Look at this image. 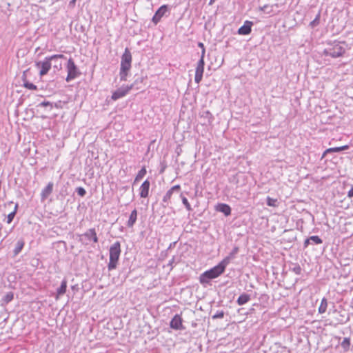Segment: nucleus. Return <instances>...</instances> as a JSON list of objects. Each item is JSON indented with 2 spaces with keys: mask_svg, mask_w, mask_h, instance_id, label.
<instances>
[{
  "mask_svg": "<svg viewBox=\"0 0 353 353\" xmlns=\"http://www.w3.org/2000/svg\"><path fill=\"white\" fill-rule=\"evenodd\" d=\"M91 240L94 243H97L99 241V239L97 237V232H95V234H94V236H92Z\"/></svg>",
  "mask_w": 353,
  "mask_h": 353,
  "instance_id": "obj_42",
  "label": "nucleus"
},
{
  "mask_svg": "<svg viewBox=\"0 0 353 353\" xmlns=\"http://www.w3.org/2000/svg\"><path fill=\"white\" fill-rule=\"evenodd\" d=\"M319 23V15H317L316 17V18L310 22V26L313 28L315 26H316Z\"/></svg>",
  "mask_w": 353,
  "mask_h": 353,
  "instance_id": "obj_36",
  "label": "nucleus"
},
{
  "mask_svg": "<svg viewBox=\"0 0 353 353\" xmlns=\"http://www.w3.org/2000/svg\"><path fill=\"white\" fill-rule=\"evenodd\" d=\"M251 299L250 295L246 293L241 294L236 300L239 305H243L247 303Z\"/></svg>",
  "mask_w": 353,
  "mask_h": 353,
  "instance_id": "obj_20",
  "label": "nucleus"
},
{
  "mask_svg": "<svg viewBox=\"0 0 353 353\" xmlns=\"http://www.w3.org/2000/svg\"><path fill=\"white\" fill-rule=\"evenodd\" d=\"M54 64H53V68L54 69L57 70H60L62 69V63L61 62L58 61H53Z\"/></svg>",
  "mask_w": 353,
  "mask_h": 353,
  "instance_id": "obj_38",
  "label": "nucleus"
},
{
  "mask_svg": "<svg viewBox=\"0 0 353 353\" xmlns=\"http://www.w3.org/2000/svg\"><path fill=\"white\" fill-rule=\"evenodd\" d=\"M181 190V186L179 185H175L172 187L163 196V202L165 203H168V201L170 199L172 194L174 192H179Z\"/></svg>",
  "mask_w": 353,
  "mask_h": 353,
  "instance_id": "obj_11",
  "label": "nucleus"
},
{
  "mask_svg": "<svg viewBox=\"0 0 353 353\" xmlns=\"http://www.w3.org/2000/svg\"><path fill=\"white\" fill-rule=\"evenodd\" d=\"M150 185V183L148 179L143 181L140 187V196L141 198H146L148 196Z\"/></svg>",
  "mask_w": 353,
  "mask_h": 353,
  "instance_id": "obj_12",
  "label": "nucleus"
},
{
  "mask_svg": "<svg viewBox=\"0 0 353 353\" xmlns=\"http://www.w3.org/2000/svg\"><path fill=\"white\" fill-rule=\"evenodd\" d=\"M204 72V67L203 66H197L196 68L195 71V77H194V81L196 83H199L203 78V74Z\"/></svg>",
  "mask_w": 353,
  "mask_h": 353,
  "instance_id": "obj_17",
  "label": "nucleus"
},
{
  "mask_svg": "<svg viewBox=\"0 0 353 353\" xmlns=\"http://www.w3.org/2000/svg\"><path fill=\"white\" fill-rule=\"evenodd\" d=\"M76 192L80 196L83 197L86 194V191L83 187H78L76 189Z\"/></svg>",
  "mask_w": 353,
  "mask_h": 353,
  "instance_id": "obj_32",
  "label": "nucleus"
},
{
  "mask_svg": "<svg viewBox=\"0 0 353 353\" xmlns=\"http://www.w3.org/2000/svg\"><path fill=\"white\" fill-rule=\"evenodd\" d=\"M133 85L126 87H121L112 92L111 99L117 101L120 98L125 97L132 88Z\"/></svg>",
  "mask_w": 353,
  "mask_h": 353,
  "instance_id": "obj_7",
  "label": "nucleus"
},
{
  "mask_svg": "<svg viewBox=\"0 0 353 353\" xmlns=\"http://www.w3.org/2000/svg\"><path fill=\"white\" fill-rule=\"evenodd\" d=\"M198 46L202 49L201 52H203V50H205L204 44L203 43H201V42H199L198 43Z\"/></svg>",
  "mask_w": 353,
  "mask_h": 353,
  "instance_id": "obj_45",
  "label": "nucleus"
},
{
  "mask_svg": "<svg viewBox=\"0 0 353 353\" xmlns=\"http://www.w3.org/2000/svg\"><path fill=\"white\" fill-rule=\"evenodd\" d=\"M329 153H331V148H330L327 149V150L325 151V152H324V154H323V156H324V155H325V154H329Z\"/></svg>",
  "mask_w": 353,
  "mask_h": 353,
  "instance_id": "obj_47",
  "label": "nucleus"
},
{
  "mask_svg": "<svg viewBox=\"0 0 353 353\" xmlns=\"http://www.w3.org/2000/svg\"><path fill=\"white\" fill-rule=\"evenodd\" d=\"M24 245L25 242L23 239H20L17 242L15 248L13 250L14 257L17 256L21 252L22 249L24 247Z\"/></svg>",
  "mask_w": 353,
  "mask_h": 353,
  "instance_id": "obj_21",
  "label": "nucleus"
},
{
  "mask_svg": "<svg viewBox=\"0 0 353 353\" xmlns=\"http://www.w3.org/2000/svg\"><path fill=\"white\" fill-rule=\"evenodd\" d=\"M50 59L52 61H57L59 59H65V57L63 54H53L52 56H50Z\"/></svg>",
  "mask_w": 353,
  "mask_h": 353,
  "instance_id": "obj_34",
  "label": "nucleus"
},
{
  "mask_svg": "<svg viewBox=\"0 0 353 353\" xmlns=\"http://www.w3.org/2000/svg\"><path fill=\"white\" fill-rule=\"evenodd\" d=\"M348 148H349V146L347 145H345L341 147H334V148H332V152H338L341 150H347Z\"/></svg>",
  "mask_w": 353,
  "mask_h": 353,
  "instance_id": "obj_35",
  "label": "nucleus"
},
{
  "mask_svg": "<svg viewBox=\"0 0 353 353\" xmlns=\"http://www.w3.org/2000/svg\"><path fill=\"white\" fill-rule=\"evenodd\" d=\"M224 317V312L223 310H219L215 314L212 316V319H223Z\"/></svg>",
  "mask_w": 353,
  "mask_h": 353,
  "instance_id": "obj_33",
  "label": "nucleus"
},
{
  "mask_svg": "<svg viewBox=\"0 0 353 353\" xmlns=\"http://www.w3.org/2000/svg\"><path fill=\"white\" fill-rule=\"evenodd\" d=\"M132 54L130 50L126 48L121 57V68L119 72L121 81H126L128 72L131 68Z\"/></svg>",
  "mask_w": 353,
  "mask_h": 353,
  "instance_id": "obj_2",
  "label": "nucleus"
},
{
  "mask_svg": "<svg viewBox=\"0 0 353 353\" xmlns=\"http://www.w3.org/2000/svg\"><path fill=\"white\" fill-rule=\"evenodd\" d=\"M177 262L175 261V256H173L172 259L169 261L168 266L170 267V270L173 269V264L176 263Z\"/></svg>",
  "mask_w": 353,
  "mask_h": 353,
  "instance_id": "obj_41",
  "label": "nucleus"
},
{
  "mask_svg": "<svg viewBox=\"0 0 353 353\" xmlns=\"http://www.w3.org/2000/svg\"><path fill=\"white\" fill-rule=\"evenodd\" d=\"M137 219V210L136 209L133 210L130 215L129 219L127 222V226L129 228H132L134 223H136Z\"/></svg>",
  "mask_w": 353,
  "mask_h": 353,
  "instance_id": "obj_19",
  "label": "nucleus"
},
{
  "mask_svg": "<svg viewBox=\"0 0 353 353\" xmlns=\"http://www.w3.org/2000/svg\"><path fill=\"white\" fill-rule=\"evenodd\" d=\"M16 214H15V212H10L8 216H7V223L8 224L11 223V222L13 221L14 216H15Z\"/></svg>",
  "mask_w": 353,
  "mask_h": 353,
  "instance_id": "obj_37",
  "label": "nucleus"
},
{
  "mask_svg": "<svg viewBox=\"0 0 353 353\" xmlns=\"http://www.w3.org/2000/svg\"><path fill=\"white\" fill-rule=\"evenodd\" d=\"M350 345V340L348 338H345L341 342V346L345 350H347Z\"/></svg>",
  "mask_w": 353,
  "mask_h": 353,
  "instance_id": "obj_30",
  "label": "nucleus"
},
{
  "mask_svg": "<svg viewBox=\"0 0 353 353\" xmlns=\"http://www.w3.org/2000/svg\"><path fill=\"white\" fill-rule=\"evenodd\" d=\"M266 204L270 207H276L278 206V200L276 199H273L270 196H268L266 199Z\"/></svg>",
  "mask_w": 353,
  "mask_h": 353,
  "instance_id": "obj_25",
  "label": "nucleus"
},
{
  "mask_svg": "<svg viewBox=\"0 0 353 353\" xmlns=\"http://www.w3.org/2000/svg\"><path fill=\"white\" fill-rule=\"evenodd\" d=\"M53 183L49 182L47 186L42 190L41 197L42 200L46 199L49 195L52 192Z\"/></svg>",
  "mask_w": 353,
  "mask_h": 353,
  "instance_id": "obj_14",
  "label": "nucleus"
},
{
  "mask_svg": "<svg viewBox=\"0 0 353 353\" xmlns=\"http://www.w3.org/2000/svg\"><path fill=\"white\" fill-rule=\"evenodd\" d=\"M180 196L181 198V201H182V203L185 206V208L188 210V211H191L192 210V208L190 204V203L188 202V199L186 197H185L183 195V193H181L180 194Z\"/></svg>",
  "mask_w": 353,
  "mask_h": 353,
  "instance_id": "obj_27",
  "label": "nucleus"
},
{
  "mask_svg": "<svg viewBox=\"0 0 353 353\" xmlns=\"http://www.w3.org/2000/svg\"><path fill=\"white\" fill-rule=\"evenodd\" d=\"M14 299V293L12 292H8L2 299L1 305H4L12 301Z\"/></svg>",
  "mask_w": 353,
  "mask_h": 353,
  "instance_id": "obj_23",
  "label": "nucleus"
},
{
  "mask_svg": "<svg viewBox=\"0 0 353 353\" xmlns=\"http://www.w3.org/2000/svg\"><path fill=\"white\" fill-rule=\"evenodd\" d=\"M146 169L145 167H143L138 172V174H137L136 177H135V179H134V183L139 181L140 180H141L144 176L146 174Z\"/></svg>",
  "mask_w": 353,
  "mask_h": 353,
  "instance_id": "obj_24",
  "label": "nucleus"
},
{
  "mask_svg": "<svg viewBox=\"0 0 353 353\" xmlns=\"http://www.w3.org/2000/svg\"><path fill=\"white\" fill-rule=\"evenodd\" d=\"M347 196L350 198L353 197V186L351 188V189L347 192Z\"/></svg>",
  "mask_w": 353,
  "mask_h": 353,
  "instance_id": "obj_43",
  "label": "nucleus"
},
{
  "mask_svg": "<svg viewBox=\"0 0 353 353\" xmlns=\"http://www.w3.org/2000/svg\"><path fill=\"white\" fill-rule=\"evenodd\" d=\"M327 306V299L325 298H323L322 299L321 303L319 307V313H324L326 310Z\"/></svg>",
  "mask_w": 353,
  "mask_h": 353,
  "instance_id": "obj_26",
  "label": "nucleus"
},
{
  "mask_svg": "<svg viewBox=\"0 0 353 353\" xmlns=\"http://www.w3.org/2000/svg\"><path fill=\"white\" fill-rule=\"evenodd\" d=\"M47 106H50L51 109L52 108V104L50 102L47 101H44L40 103L39 105H37V107H47Z\"/></svg>",
  "mask_w": 353,
  "mask_h": 353,
  "instance_id": "obj_39",
  "label": "nucleus"
},
{
  "mask_svg": "<svg viewBox=\"0 0 353 353\" xmlns=\"http://www.w3.org/2000/svg\"><path fill=\"white\" fill-rule=\"evenodd\" d=\"M322 239L319 236H312L306 239L304 241V247L307 248L310 244H320Z\"/></svg>",
  "mask_w": 353,
  "mask_h": 353,
  "instance_id": "obj_15",
  "label": "nucleus"
},
{
  "mask_svg": "<svg viewBox=\"0 0 353 353\" xmlns=\"http://www.w3.org/2000/svg\"><path fill=\"white\" fill-rule=\"evenodd\" d=\"M66 289H67V281H66V279H64L61 281L60 287L57 290L56 299H58L59 296L63 295L66 292Z\"/></svg>",
  "mask_w": 353,
  "mask_h": 353,
  "instance_id": "obj_18",
  "label": "nucleus"
},
{
  "mask_svg": "<svg viewBox=\"0 0 353 353\" xmlns=\"http://www.w3.org/2000/svg\"><path fill=\"white\" fill-rule=\"evenodd\" d=\"M170 326L171 328L176 330H183L184 327L182 325L181 317L179 314L174 315L170 323Z\"/></svg>",
  "mask_w": 353,
  "mask_h": 353,
  "instance_id": "obj_9",
  "label": "nucleus"
},
{
  "mask_svg": "<svg viewBox=\"0 0 353 353\" xmlns=\"http://www.w3.org/2000/svg\"><path fill=\"white\" fill-rule=\"evenodd\" d=\"M18 207H19V205L18 203H16L15 206H14V209L12 212H15V214H17V209H18Z\"/></svg>",
  "mask_w": 353,
  "mask_h": 353,
  "instance_id": "obj_48",
  "label": "nucleus"
},
{
  "mask_svg": "<svg viewBox=\"0 0 353 353\" xmlns=\"http://www.w3.org/2000/svg\"><path fill=\"white\" fill-rule=\"evenodd\" d=\"M52 59L50 57H47L43 61H37L35 63L36 67L39 69V75L43 77L48 74L52 67Z\"/></svg>",
  "mask_w": 353,
  "mask_h": 353,
  "instance_id": "obj_5",
  "label": "nucleus"
},
{
  "mask_svg": "<svg viewBox=\"0 0 353 353\" xmlns=\"http://www.w3.org/2000/svg\"><path fill=\"white\" fill-rule=\"evenodd\" d=\"M214 0H210V3H209V4H210V5H212V4L213 3V2H214Z\"/></svg>",
  "mask_w": 353,
  "mask_h": 353,
  "instance_id": "obj_49",
  "label": "nucleus"
},
{
  "mask_svg": "<svg viewBox=\"0 0 353 353\" xmlns=\"http://www.w3.org/2000/svg\"><path fill=\"white\" fill-rule=\"evenodd\" d=\"M267 8V6H264V7H263V8H261V10H265V8Z\"/></svg>",
  "mask_w": 353,
  "mask_h": 353,
  "instance_id": "obj_50",
  "label": "nucleus"
},
{
  "mask_svg": "<svg viewBox=\"0 0 353 353\" xmlns=\"http://www.w3.org/2000/svg\"><path fill=\"white\" fill-rule=\"evenodd\" d=\"M205 53V50H203V52H201V59H199V61L197 63V66L204 67V65H205V62H204Z\"/></svg>",
  "mask_w": 353,
  "mask_h": 353,
  "instance_id": "obj_31",
  "label": "nucleus"
},
{
  "mask_svg": "<svg viewBox=\"0 0 353 353\" xmlns=\"http://www.w3.org/2000/svg\"><path fill=\"white\" fill-rule=\"evenodd\" d=\"M169 6L168 5H163L161 6L155 12L154 15L152 19V21L157 25L160 21L161 19L165 15V14L169 12Z\"/></svg>",
  "mask_w": 353,
  "mask_h": 353,
  "instance_id": "obj_6",
  "label": "nucleus"
},
{
  "mask_svg": "<svg viewBox=\"0 0 353 353\" xmlns=\"http://www.w3.org/2000/svg\"><path fill=\"white\" fill-rule=\"evenodd\" d=\"M201 117L205 119L209 123H211L212 120L213 119L212 114L208 110L204 111Z\"/></svg>",
  "mask_w": 353,
  "mask_h": 353,
  "instance_id": "obj_29",
  "label": "nucleus"
},
{
  "mask_svg": "<svg viewBox=\"0 0 353 353\" xmlns=\"http://www.w3.org/2000/svg\"><path fill=\"white\" fill-rule=\"evenodd\" d=\"M23 86L26 88H27L28 90H37V85H35L32 83H30V82H29L28 81L26 80V72H24L23 74Z\"/></svg>",
  "mask_w": 353,
  "mask_h": 353,
  "instance_id": "obj_22",
  "label": "nucleus"
},
{
  "mask_svg": "<svg viewBox=\"0 0 353 353\" xmlns=\"http://www.w3.org/2000/svg\"><path fill=\"white\" fill-rule=\"evenodd\" d=\"M67 71L68 75L65 79L67 82H70L81 74L79 71L77 66L74 63V60L72 58H70L68 61Z\"/></svg>",
  "mask_w": 353,
  "mask_h": 353,
  "instance_id": "obj_4",
  "label": "nucleus"
},
{
  "mask_svg": "<svg viewBox=\"0 0 353 353\" xmlns=\"http://www.w3.org/2000/svg\"><path fill=\"white\" fill-rule=\"evenodd\" d=\"M121 252L119 241L114 242L110 248V261L108 265V270L116 269Z\"/></svg>",
  "mask_w": 353,
  "mask_h": 353,
  "instance_id": "obj_3",
  "label": "nucleus"
},
{
  "mask_svg": "<svg viewBox=\"0 0 353 353\" xmlns=\"http://www.w3.org/2000/svg\"><path fill=\"white\" fill-rule=\"evenodd\" d=\"M176 243V241L171 243L168 249L169 250V249L174 248L175 246Z\"/></svg>",
  "mask_w": 353,
  "mask_h": 353,
  "instance_id": "obj_46",
  "label": "nucleus"
},
{
  "mask_svg": "<svg viewBox=\"0 0 353 353\" xmlns=\"http://www.w3.org/2000/svg\"><path fill=\"white\" fill-rule=\"evenodd\" d=\"M216 210L218 212H222L226 216L231 214V208L225 203H219L216 207Z\"/></svg>",
  "mask_w": 353,
  "mask_h": 353,
  "instance_id": "obj_13",
  "label": "nucleus"
},
{
  "mask_svg": "<svg viewBox=\"0 0 353 353\" xmlns=\"http://www.w3.org/2000/svg\"><path fill=\"white\" fill-rule=\"evenodd\" d=\"M96 230L94 228H90L83 234V236H85L88 240H91Z\"/></svg>",
  "mask_w": 353,
  "mask_h": 353,
  "instance_id": "obj_28",
  "label": "nucleus"
},
{
  "mask_svg": "<svg viewBox=\"0 0 353 353\" xmlns=\"http://www.w3.org/2000/svg\"><path fill=\"white\" fill-rule=\"evenodd\" d=\"M74 2H75V0H72L70 1V3H74Z\"/></svg>",
  "mask_w": 353,
  "mask_h": 353,
  "instance_id": "obj_51",
  "label": "nucleus"
},
{
  "mask_svg": "<svg viewBox=\"0 0 353 353\" xmlns=\"http://www.w3.org/2000/svg\"><path fill=\"white\" fill-rule=\"evenodd\" d=\"M227 265L221 261L216 266L204 272L200 275L199 281L201 284L209 283L214 279L219 277L225 270Z\"/></svg>",
  "mask_w": 353,
  "mask_h": 353,
  "instance_id": "obj_1",
  "label": "nucleus"
},
{
  "mask_svg": "<svg viewBox=\"0 0 353 353\" xmlns=\"http://www.w3.org/2000/svg\"><path fill=\"white\" fill-rule=\"evenodd\" d=\"M345 52L344 45L339 42L332 43V57H340Z\"/></svg>",
  "mask_w": 353,
  "mask_h": 353,
  "instance_id": "obj_10",
  "label": "nucleus"
},
{
  "mask_svg": "<svg viewBox=\"0 0 353 353\" xmlns=\"http://www.w3.org/2000/svg\"><path fill=\"white\" fill-rule=\"evenodd\" d=\"M301 268L300 267L299 265H296L293 268H292V271L296 274H301Z\"/></svg>",
  "mask_w": 353,
  "mask_h": 353,
  "instance_id": "obj_40",
  "label": "nucleus"
},
{
  "mask_svg": "<svg viewBox=\"0 0 353 353\" xmlns=\"http://www.w3.org/2000/svg\"><path fill=\"white\" fill-rule=\"evenodd\" d=\"M239 248L237 246H235L232 252L227 256L225 258H224L222 261L228 265L230 261L235 258L236 254L239 252Z\"/></svg>",
  "mask_w": 353,
  "mask_h": 353,
  "instance_id": "obj_16",
  "label": "nucleus"
},
{
  "mask_svg": "<svg viewBox=\"0 0 353 353\" xmlns=\"http://www.w3.org/2000/svg\"><path fill=\"white\" fill-rule=\"evenodd\" d=\"M253 22L251 21H245L242 26H241L237 32L240 35H248L252 31V27L253 26Z\"/></svg>",
  "mask_w": 353,
  "mask_h": 353,
  "instance_id": "obj_8",
  "label": "nucleus"
},
{
  "mask_svg": "<svg viewBox=\"0 0 353 353\" xmlns=\"http://www.w3.org/2000/svg\"><path fill=\"white\" fill-rule=\"evenodd\" d=\"M237 175H234L232 179H230L231 182H234L235 183H238V180L236 179Z\"/></svg>",
  "mask_w": 353,
  "mask_h": 353,
  "instance_id": "obj_44",
  "label": "nucleus"
}]
</instances>
